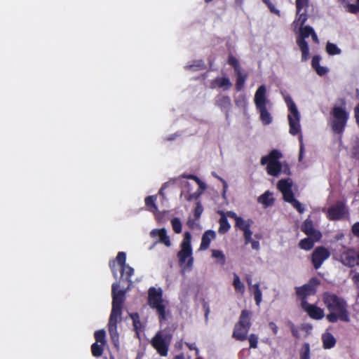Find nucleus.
<instances>
[{"mask_svg":"<svg viewBox=\"0 0 359 359\" xmlns=\"http://www.w3.org/2000/svg\"><path fill=\"white\" fill-rule=\"evenodd\" d=\"M119 284L111 285L112 307L108 322V331L112 344L116 348L119 346V334L117 323L121 320L122 308L126 299V290H119Z\"/></svg>","mask_w":359,"mask_h":359,"instance_id":"1","label":"nucleus"},{"mask_svg":"<svg viewBox=\"0 0 359 359\" xmlns=\"http://www.w3.org/2000/svg\"><path fill=\"white\" fill-rule=\"evenodd\" d=\"M323 301L326 308L330 311L326 316L330 323H336L338 320L343 322H350V313L348 310L346 301L330 292H325L323 294Z\"/></svg>","mask_w":359,"mask_h":359,"instance_id":"2","label":"nucleus"},{"mask_svg":"<svg viewBox=\"0 0 359 359\" xmlns=\"http://www.w3.org/2000/svg\"><path fill=\"white\" fill-rule=\"evenodd\" d=\"M337 102L339 105L335 104L330 111V125L334 133L341 135L346 126L349 114L346 111V102L345 99L339 98Z\"/></svg>","mask_w":359,"mask_h":359,"instance_id":"3","label":"nucleus"},{"mask_svg":"<svg viewBox=\"0 0 359 359\" xmlns=\"http://www.w3.org/2000/svg\"><path fill=\"white\" fill-rule=\"evenodd\" d=\"M266 88L264 85L260 86L255 94V104L257 111L260 114V120L264 125H269L272 122V117L268 111L267 105H271V102L266 97Z\"/></svg>","mask_w":359,"mask_h":359,"instance_id":"4","label":"nucleus"},{"mask_svg":"<svg viewBox=\"0 0 359 359\" xmlns=\"http://www.w3.org/2000/svg\"><path fill=\"white\" fill-rule=\"evenodd\" d=\"M147 303L151 309L156 310L161 324L166 320V309L161 288L151 287L149 289Z\"/></svg>","mask_w":359,"mask_h":359,"instance_id":"5","label":"nucleus"},{"mask_svg":"<svg viewBox=\"0 0 359 359\" xmlns=\"http://www.w3.org/2000/svg\"><path fill=\"white\" fill-rule=\"evenodd\" d=\"M191 241V234L190 232L186 231L180 244V250L177 255L179 264L184 269L191 270L193 266L194 257L192 256L193 252Z\"/></svg>","mask_w":359,"mask_h":359,"instance_id":"6","label":"nucleus"},{"mask_svg":"<svg viewBox=\"0 0 359 359\" xmlns=\"http://www.w3.org/2000/svg\"><path fill=\"white\" fill-rule=\"evenodd\" d=\"M252 312L247 309L242 310L238 321L235 324L232 337L237 341H243L248 339V334L251 327Z\"/></svg>","mask_w":359,"mask_h":359,"instance_id":"7","label":"nucleus"},{"mask_svg":"<svg viewBox=\"0 0 359 359\" xmlns=\"http://www.w3.org/2000/svg\"><path fill=\"white\" fill-rule=\"evenodd\" d=\"M282 157L283 154L279 150L273 149L268 155L261 158L260 163L266 165V172L269 175L278 177L283 168V164L279 161Z\"/></svg>","mask_w":359,"mask_h":359,"instance_id":"8","label":"nucleus"},{"mask_svg":"<svg viewBox=\"0 0 359 359\" xmlns=\"http://www.w3.org/2000/svg\"><path fill=\"white\" fill-rule=\"evenodd\" d=\"M285 100L289 110L287 116L290 126L289 132L292 135H297L301 132V126L299 123L300 114L295 103L290 97H287Z\"/></svg>","mask_w":359,"mask_h":359,"instance_id":"9","label":"nucleus"},{"mask_svg":"<svg viewBox=\"0 0 359 359\" xmlns=\"http://www.w3.org/2000/svg\"><path fill=\"white\" fill-rule=\"evenodd\" d=\"M314 32V29L309 25L299 27V36L297 39V44L302 52V61L306 62L309 58V47L307 41L305 40Z\"/></svg>","mask_w":359,"mask_h":359,"instance_id":"10","label":"nucleus"},{"mask_svg":"<svg viewBox=\"0 0 359 359\" xmlns=\"http://www.w3.org/2000/svg\"><path fill=\"white\" fill-rule=\"evenodd\" d=\"M320 285V280L317 277L310 278L309 282L302 286L295 287L297 297L301 300V302L306 301V298L311 295H315L317 292V287Z\"/></svg>","mask_w":359,"mask_h":359,"instance_id":"11","label":"nucleus"},{"mask_svg":"<svg viewBox=\"0 0 359 359\" xmlns=\"http://www.w3.org/2000/svg\"><path fill=\"white\" fill-rule=\"evenodd\" d=\"M348 211L346 207L345 202L337 201L336 203L330 206L327 211V217L331 221H336L342 219Z\"/></svg>","mask_w":359,"mask_h":359,"instance_id":"12","label":"nucleus"},{"mask_svg":"<svg viewBox=\"0 0 359 359\" xmlns=\"http://www.w3.org/2000/svg\"><path fill=\"white\" fill-rule=\"evenodd\" d=\"M330 256V250L324 246H318L311 254V260L315 269H318Z\"/></svg>","mask_w":359,"mask_h":359,"instance_id":"13","label":"nucleus"},{"mask_svg":"<svg viewBox=\"0 0 359 359\" xmlns=\"http://www.w3.org/2000/svg\"><path fill=\"white\" fill-rule=\"evenodd\" d=\"M151 344L161 356H166L168 355L169 343L160 334H156L152 338Z\"/></svg>","mask_w":359,"mask_h":359,"instance_id":"14","label":"nucleus"},{"mask_svg":"<svg viewBox=\"0 0 359 359\" xmlns=\"http://www.w3.org/2000/svg\"><path fill=\"white\" fill-rule=\"evenodd\" d=\"M301 306L310 318L313 319L320 320L324 317V311L322 309L314 304L308 303L307 301L301 302Z\"/></svg>","mask_w":359,"mask_h":359,"instance_id":"15","label":"nucleus"},{"mask_svg":"<svg viewBox=\"0 0 359 359\" xmlns=\"http://www.w3.org/2000/svg\"><path fill=\"white\" fill-rule=\"evenodd\" d=\"M309 0H296V8L297 18L294 21V24L299 25L300 27L304 26L305 22L308 19V15L306 13H300L301 11L309 6Z\"/></svg>","mask_w":359,"mask_h":359,"instance_id":"16","label":"nucleus"},{"mask_svg":"<svg viewBox=\"0 0 359 359\" xmlns=\"http://www.w3.org/2000/svg\"><path fill=\"white\" fill-rule=\"evenodd\" d=\"M301 230L308 236H312L315 240H320L322 233L313 226V221L307 218L302 224Z\"/></svg>","mask_w":359,"mask_h":359,"instance_id":"17","label":"nucleus"},{"mask_svg":"<svg viewBox=\"0 0 359 359\" xmlns=\"http://www.w3.org/2000/svg\"><path fill=\"white\" fill-rule=\"evenodd\" d=\"M126 254L124 252H119L117 254L116 258L115 260H111L109 263V268L113 273V276L115 278H117V269L116 264L120 266V269H122L123 266H126Z\"/></svg>","mask_w":359,"mask_h":359,"instance_id":"18","label":"nucleus"},{"mask_svg":"<svg viewBox=\"0 0 359 359\" xmlns=\"http://www.w3.org/2000/svg\"><path fill=\"white\" fill-rule=\"evenodd\" d=\"M340 261L344 266L351 268L356 266L357 261L354 250L352 249H348L346 251L342 252L340 255Z\"/></svg>","mask_w":359,"mask_h":359,"instance_id":"19","label":"nucleus"},{"mask_svg":"<svg viewBox=\"0 0 359 359\" xmlns=\"http://www.w3.org/2000/svg\"><path fill=\"white\" fill-rule=\"evenodd\" d=\"M215 104L226 113V117L229 116V111L231 107V98L228 95H219L216 97Z\"/></svg>","mask_w":359,"mask_h":359,"instance_id":"20","label":"nucleus"},{"mask_svg":"<svg viewBox=\"0 0 359 359\" xmlns=\"http://www.w3.org/2000/svg\"><path fill=\"white\" fill-rule=\"evenodd\" d=\"M150 235L151 237L158 236L159 242L163 243L165 246L170 247L171 245V241L170 237L167 235V231L165 228L160 229H153Z\"/></svg>","mask_w":359,"mask_h":359,"instance_id":"21","label":"nucleus"},{"mask_svg":"<svg viewBox=\"0 0 359 359\" xmlns=\"http://www.w3.org/2000/svg\"><path fill=\"white\" fill-rule=\"evenodd\" d=\"M232 86L230 79L226 77H216L214 80H212L210 83V88H224V90L229 89Z\"/></svg>","mask_w":359,"mask_h":359,"instance_id":"22","label":"nucleus"},{"mask_svg":"<svg viewBox=\"0 0 359 359\" xmlns=\"http://www.w3.org/2000/svg\"><path fill=\"white\" fill-rule=\"evenodd\" d=\"M216 237V233L212 230H207L204 232L202 236L201 243L200 245V250H207L212 240L215 239Z\"/></svg>","mask_w":359,"mask_h":359,"instance_id":"23","label":"nucleus"},{"mask_svg":"<svg viewBox=\"0 0 359 359\" xmlns=\"http://www.w3.org/2000/svg\"><path fill=\"white\" fill-rule=\"evenodd\" d=\"M129 316L133 320V326L135 332L136 337L140 339V332L142 331L143 326L140 320V314L137 312L129 313Z\"/></svg>","mask_w":359,"mask_h":359,"instance_id":"24","label":"nucleus"},{"mask_svg":"<svg viewBox=\"0 0 359 359\" xmlns=\"http://www.w3.org/2000/svg\"><path fill=\"white\" fill-rule=\"evenodd\" d=\"M121 273V278L120 280H126L128 283V287L132 284V280L130 279L131 276L134 273V269L133 267L127 264L123 266L122 269H120Z\"/></svg>","mask_w":359,"mask_h":359,"instance_id":"25","label":"nucleus"},{"mask_svg":"<svg viewBox=\"0 0 359 359\" xmlns=\"http://www.w3.org/2000/svg\"><path fill=\"white\" fill-rule=\"evenodd\" d=\"M320 55H314L311 60V66L319 76H323L327 72V69L320 65Z\"/></svg>","mask_w":359,"mask_h":359,"instance_id":"26","label":"nucleus"},{"mask_svg":"<svg viewBox=\"0 0 359 359\" xmlns=\"http://www.w3.org/2000/svg\"><path fill=\"white\" fill-rule=\"evenodd\" d=\"M319 241L320 240H315L312 236H308L307 238L302 239L298 245L301 249L309 251L313 248L315 243Z\"/></svg>","mask_w":359,"mask_h":359,"instance_id":"27","label":"nucleus"},{"mask_svg":"<svg viewBox=\"0 0 359 359\" xmlns=\"http://www.w3.org/2000/svg\"><path fill=\"white\" fill-rule=\"evenodd\" d=\"M258 202L263 204L266 207L271 206L274 203V198L272 196V193L269 191H265L258 198Z\"/></svg>","mask_w":359,"mask_h":359,"instance_id":"28","label":"nucleus"},{"mask_svg":"<svg viewBox=\"0 0 359 359\" xmlns=\"http://www.w3.org/2000/svg\"><path fill=\"white\" fill-rule=\"evenodd\" d=\"M235 73L236 74V89L237 91H240L244 87L245 81L248 78V74L243 73L241 70Z\"/></svg>","mask_w":359,"mask_h":359,"instance_id":"29","label":"nucleus"},{"mask_svg":"<svg viewBox=\"0 0 359 359\" xmlns=\"http://www.w3.org/2000/svg\"><path fill=\"white\" fill-rule=\"evenodd\" d=\"M323 345L325 349H330L333 348L336 344V339L333 335L330 333H327L323 335Z\"/></svg>","mask_w":359,"mask_h":359,"instance_id":"30","label":"nucleus"},{"mask_svg":"<svg viewBox=\"0 0 359 359\" xmlns=\"http://www.w3.org/2000/svg\"><path fill=\"white\" fill-rule=\"evenodd\" d=\"M292 181L290 178L282 179V180H279L277 184V188L281 193H283L285 191L292 189Z\"/></svg>","mask_w":359,"mask_h":359,"instance_id":"31","label":"nucleus"},{"mask_svg":"<svg viewBox=\"0 0 359 359\" xmlns=\"http://www.w3.org/2000/svg\"><path fill=\"white\" fill-rule=\"evenodd\" d=\"M253 221L251 219L247 220L243 219L242 217L236 218V226L240 230L244 231L251 227Z\"/></svg>","mask_w":359,"mask_h":359,"instance_id":"32","label":"nucleus"},{"mask_svg":"<svg viewBox=\"0 0 359 359\" xmlns=\"http://www.w3.org/2000/svg\"><path fill=\"white\" fill-rule=\"evenodd\" d=\"M219 233H222V234L226 233L231 227V226L228 222V219L224 215L219 219Z\"/></svg>","mask_w":359,"mask_h":359,"instance_id":"33","label":"nucleus"},{"mask_svg":"<svg viewBox=\"0 0 359 359\" xmlns=\"http://www.w3.org/2000/svg\"><path fill=\"white\" fill-rule=\"evenodd\" d=\"M212 257L216 259L217 263L220 265H224L226 263V257L223 252L219 250H212Z\"/></svg>","mask_w":359,"mask_h":359,"instance_id":"34","label":"nucleus"},{"mask_svg":"<svg viewBox=\"0 0 359 359\" xmlns=\"http://www.w3.org/2000/svg\"><path fill=\"white\" fill-rule=\"evenodd\" d=\"M233 285L236 292L243 294L245 292V285L241 281L239 276L236 273H233Z\"/></svg>","mask_w":359,"mask_h":359,"instance_id":"35","label":"nucleus"},{"mask_svg":"<svg viewBox=\"0 0 359 359\" xmlns=\"http://www.w3.org/2000/svg\"><path fill=\"white\" fill-rule=\"evenodd\" d=\"M104 345L95 342L91 345V352L94 357H100L102 355Z\"/></svg>","mask_w":359,"mask_h":359,"instance_id":"36","label":"nucleus"},{"mask_svg":"<svg viewBox=\"0 0 359 359\" xmlns=\"http://www.w3.org/2000/svg\"><path fill=\"white\" fill-rule=\"evenodd\" d=\"M156 196H149L146 197L144 201L145 205L147 207L148 210L151 212H154L157 210L158 208L155 203Z\"/></svg>","mask_w":359,"mask_h":359,"instance_id":"37","label":"nucleus"},{"mask_svg":"<svg viewBox=\"0 0 359 359\" xmlns=\"http://www.w3.org/2000/svg\"><path fill=\"white\" fill-rule=\"evenodd\" d=\"M326 51L330 55H339L341 49L335 43L327 42L326 44Z\"/></svg>","mask_w":359,"mask_h":359,"instance_id":"38","label":"nucleus"},{"mask_svg":"<svg viewBox=\"0 0 359 359\" xmlns=\"http://www.w3.org/2000/svg\"><path fill=\"white\" fill-rule=\"evenodd\" d=\"M94 337L95 342L102 344V345L106 344V332L104 330H99L95 332Z\"/></svg>","mask_w":359,"mask_h":359,"instance_id":"39","label":"nucleus"},{"mask_svg":"<svg viewBox=\"0 0 359 359\" xmlns=\"http://www.w3.org/2000/svg\"><path fill=\"white\" fill-rule=\"evenodd\" d=\"M227 62L229 65H231L233 68L235 72H239L241 70V67L239 61L232 54H230L229 55Z\"/></svg>","mask_w":359,"mask_h":359,"instance_id":"40","label":"nucleus"},{"mask_svg":"<svg viewBox=\"0 0 359 359\" xmlns=\"http://www.w3.org/2000/svg\"><path fill=\"white\" fill-rule=\"evenodd\" d=\"M253 288V293H254V297L256 302V304L257 306H259L262 298V293L261 290L259 289V284L256 283L252 286Z\"/></svg>","mask_w":359,"mask_h":359,"instance_id":"41","label":"nucleus"},{"mask_svg":"<svg viewBox=\"0 0 359 359\" xmlns=\"http://www.w3.org/2000/svg\"><path fill=\"white\" fill-rule=\"evenodd\" d=\"M171 224L173 231L176 233H180L182 232V223L178 217H174L173 219H172Z\"/></svg>","mask_w":359,"mask_h":359,"instance_id":"42","label":"nucleus"},{"mask_svg":"<svg viewBox=\"0 0 359 359\" xmlns=\"http://www.w3.org/2000/svg\"><path fill=\"white\" fill-rule=\"evenodd\" d=\"M310 358V346L308 343H304L300 351L301 359H309Z\"/></svg>","mask_w":359,"mask_h":359,"instance_id":"43","label":"nucleus"},{"mask_svg":"<svg viewBox=\"0 0 359 359\" xmlns=\"http://www.w3.org/2000/svg\"><path fill=\"white\" fill-rule=\"evenodd\" d=\"M346 8L348 12L356 14L359 12V0H357V4H346Z\"/></svg>","mask_w":359,"mask_h":359,"instance_id":"44","label":"nucleus"},{"mask_svg":"<svg viewBox=\"0 0 359 359\" xmlns=\"http://www.w3.org/2000/svg\"><path fill=\"white\" fill-rule=\"evenodd\" d=\"M285 201L291 203L295 200L294 195L292 189L282 193Z\"/></svg>","mask_w":359,"mask_h":359,"instance_id":"45","label":"nucleus"},{"mask_svg":"<svg viewBox=\"0 0 359 359\" xmlns=\"http://www.w3.org/2000/svg\"><path fill=\"white\" fill-rule=\"evenodd\" d=\"M201 191H196L193 194H190L189 192L187 193H184V192H182L181 194V196H184V198L187 201H191L192 200H197L199 197V196L201 195Z\"/></svg>","mask_w":359,"mask_h":359,"instance_id":"46","label":"nucleus"},{"mask_svg":"<svg viewBox=\"0 0 359 359\" xmlns=\"http://www.w3.org/2000/svg\"><path fill=\"white\" fill-rule=\"evenodd\" d=\"M262 1L267 6L268 8L272 13L280 16V11L275 7V6L271 2L270 0H262Z\"/></svg>","mask_w":359,"mask_h":359,"instance_id":"47","label":"nucleus"},{"mask_svg":"<svg viewBox=\"0 0 359 359\" xmlns=\"http://www.w3.org/2000/svg\"><path fill=\"white\" fill-rule=\"evenodd\" d=\"M248 339L250 343V347L252 348H256L258 344L257 336L255 334H250Z\"/></svg>","mask_w":359,"mask_h":359,"instance_id":"48","label":"nucleus"},{"mask_svg":"<svg viewBox=\"0 0 359 359\" xmlns=\"http://www.w3.org/2000/svg\"><path fill=\"white\" fill-rule=\"evenodd\" d=\"M203 208L200 202H197L194 208V217L196 219H198L203 213Z\"/></svg>","mask_w":359,"mask_h":359,"instance_id":"49","label":"nucleus"},{"mask_svg":"<svg viewBox=\"0 0 359 359\" xmlns=\"http://www.w3.org/2000/svg\"><path fill=\"white\" fill-rule=\"evenodd\" d=\"M243 231L245 244L248 245L250 243V241H252V231H251L250 228L246 230H244Z\"/></svg>","mask_w":359,"mask_h":359,"instance_id":"50","label":"nucleus"},{"mask_svg":"<svg viewBox=\"0 0 359 359\" xmlns=\"http://www.w3.org/2000/svg\"><path fill=\"white\" fill-rule=\"evenodd\" d=\"M291 204L299 213L304 212V208L299 201L295 199L294 201H292V203H291Z\"/></svg>","mask_w":359,"mask_h":359,"instance_id":"51","label":"nucleus"},{"mask_svg":"<svg viewBox=\"0 0 359 359\" xmlns=\"http://www.w3.org/2000/svg\"><path fill=\"white\" fill-rule=\"evenodd\" d=\"M352 281L354 284V285L355 286L357 290H358V294L359 295V273H355L353 275L352 278Z\"/></svg>","mask_w":359,"mask_h":359,"instance_id":"52","label":"nucleus"},{"mask_svg":"<svg viewBox=\"0 0 359 359\" xmlns=\"http://www.w3.org/2000/svg\"><path fill=\"white\" fill-rule=\"evenodd\" d=\"M351 231L354 236L359 238V222L352 226Z\"/></svg>","mask_w":359,"mask_h":359,"instance_id":"53","label":"nucleus"},{"mask_svg":"<svg viewBox=\"0 0 359 359\" xmlns=\"http://www.w3.org/2000/svg\"><path fill=\"white\" fill-rule=\"evenodd\" d=\"M235 102L237 106H245L246 105L247 101L245 96H241L238 100H236Z\"/></svg>","mask_w":359,"mask_h":359,"instance_id":"54","label":"nucleus"},{"mask_svg":"<svg viewBox=\"0 0 359 359\" xmlns=\"http://www.w3.org/2000/svg\"><path fill=\"white\" fill-rule=\"evenodd\" d=\"M269 327L272 330L273 334L276 335L278 334V326L276 325V324L275 323L270 322L269 323Z\"/></svg>","mask_w":359,"mask_h":359,"instance_id":"55","label":"nucleus"},{"mask_svg":"<svg viewBox=\"0 0 359 359\" xmlns=\"http://www.w3.org/2000/svg\"><path fill=\"white\" fill-rule=\"evenodd\" d=\"M354 115L356 123L359 127V103L356 105V107L354 109Z\"/></svg>","mask_w":359,"mask_h":359,"instance_id":"56","label":"nucleus"},{"mask_svg":"<svg viewBox=\"0 0 359 359\" xmlns=\"http://www.w3.org/2000/svg\"><path fill=\"white\" fill-rule=\"evenodd\" d=\"M281 172H283L285 175H291L290 168L288 164L285 163V165H283V168H282Z\"/></svg>","mask_w":359,"mask_h":359,"instance_id":"57","label":"nucleus"},{"mask_svg":"<svg viewBox=\"0 0 359 359\" xmlns=\"http://www.w3.org/2000/svg\"><path fill=\"white\" fill-rule=\"evenodd\" d=\"M251 243L252 248L256 250H259V242L258 241H255L252 239V241L250 242Z\"/></svg>","mask_w":359,"mask_h":359,"instance_id":"58","label":"nucleus"},{"mask_svg":"<svg viewBox=\"0 0 359 359\" xmlns=\"http://www.w3.org/2000/svg\"><path fill=\"white\" fill-rule=\"evenodd\" d=\"M291 332L293 337H294L295 338L299 337V330L295 327V326L293 324L291 326Z\"/></svg>","mask_w":359,"mask_h":359,"instance_id":"59","label":"nucleus"},{"mask_svg":"<svg viewBox=\"0 0 359 359\" xmlns=\"http://www.w3.org/2000/svg\"><path fill=\"white\" fill-rule=\"evenodd\" d=\"M227 215L229 217L234 219L236 222V218H241V217L237 216V215L234 212H232V211L228 212H227Z\"/></svg>","mask_w":359,"mask_h":359,"instance_id":"60","label":"nucleus"},{"mask_svg":"<svg viewBox=\"0 0 359 359\" xmlns=\"http://www.w3.org/2000/svg\"><path fill=\"white\" fill-rule=\"evenodd\" d=\"M186 346L189 348V350H196L198 351V348H196L195 344L185 343Z\"/></svg>","mask_w":359,"mask_h":359,"instance_id":"61","label":"nucleus"},{"mask_svg":"<svg viewBox=\"0 0 359 359\" xmlns=\"http://www.w3.org/2000/svg\"><path fill=\"white\" fill-rule=\"evenodd\" d=\"M299 141L301 142L300 151H299V158H301L302 153H303V150H304V147H303V144H302V135H300V136H299Z\"/></svg>","mask_w":359,"mask_h":359,"instance_id":"62","label":"nucleus"},{"mask_svg":"<svg viewBox=\"0 0 359 359\" xmlns=\"http://www.w3.org/2000/svg\"><path fill=\"white\" fill-rule=\"evenodd\" d=\"M185 177H187L188 179L194 180L196 182H200V179L197 176L194 175H187Z\"/></svg>","mask_w":359,"mask_h":359,"instance_id":"63","label":"nucleus"},{"mask_svg":"<svg viewBox=\"0 0 359 359\" xmlns=\"http://www.w3.org/2000/svg\"><path fill=\"white\" fill-rule=\"evenodd\" d=\"M313 41L316 43H318V38L315 31L311 34Z\"/></svg>","mask_w":359,"mask_h":359,"instance_id":"64","label":"nucleus"}]
</instances>
